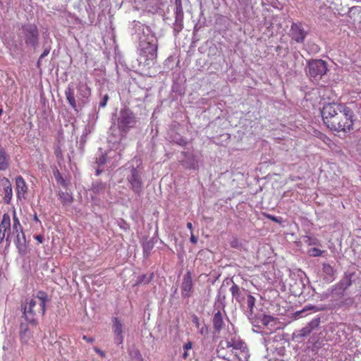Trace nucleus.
Segmentation results:
<instances>
[{
  "instance_id": "1",
  "label": "nucleus",
  "mask_w": 361,
  "mask_h": 361,
  "mask_svg": "<svg viewBox=\"0 0 361 361\" xmlns=\"http://www.w3.org/2000/svg\"><path fill=\"white\" fill-rule=\"evenodd\" d=\"M322 117L327 128L336 132L350 131L355 121L353 111L342 103L334 102L324 105Z\"/></svg>"
},
{
  "instance_id": "2",
  "label": "nucleus",
  "mask_w": 361,
  "mask_h": 361,
  "mask_svg": "<svg viewBox=\"0 0 361 361\" xmlns=\"http://www.w3.org/2000/svg\"><path fill=\"white\" fill-rule=\"evenodd\" d=\"M216 353L218 357L227 361H248L250 357L248 349L240 338L221 341Z\"/></svg>"
},
{
  "instance_id": "3",
  "label": "nucleus",
  "mask_w": 361,
  "mask_h": 361,
  "mask_svg": "<svg viewBox=\"0 0 361 361\" xmlns=\"http://www.w3.org/2000/svg\"><path fill=\"white\" fill-rule=\"evenodd\" d=\"M49 301L48 294L42 290H39L31 298H27L23 307V315L25 320L30 324H36L37 319L44 315Z\"/></svg>"
},
{
  "instance_id": "4",
  "label": "nucleus",
  "mask_w": 361,
  "mask_h": 361,
  "mask_svg": "<svg viewBox=\"0 0 361 361\" xmlns=\"http://www.w3.org/2000/svg\"><path fill=\"white\" fill-rule=\"evenodd\" d=\"M307 69V75L318 80L326 73L327 64L322 59H313L308 61Z\"/></svg>"
},
{
  "instance_id": "5",
  "label": "nucleus",
  "mask_w": 361,
  "mask_h": 361,
  "mask_svg": "<svg viewBox=\"0 0 361 361\" xmlns=\"http://www.w3.org/2000/svg\"><path fill=\"white\" fill-rule=\"evenodd\" d=\"M13 221L12 236L14 235L16 237V246L20 253L24 252L25 249V237L16 212H13Z\"/></svg>"
},
{
  "instance_id": "6",
  "label": "nucleus",
  "mask_w": 361,
  "mask_h": 361,
  "mask_svg": "<svg viewBox=\"0 0 361 361\" xmlns=\"http://www.w3.org/2000/svg\"><path fill=\"white\" fill-rule=\"evenodd\" d=\"M137 119L134 114L128 109L121 111L118 118V127L122 132H128L130 128H134Z\"/></svg>"
},
{
  "instance_id": "7",
  "label": "nucleus",
  "mask_w": 361,
  "mask_h": 361,
  "mask_svg": "<svg viewBox=\"0 0 361 361\" xmlns=\"http://www.w3.org/2000/svg\"><path fill=\"white\" fill-rule=\"evenodd\" d=\"M26 44L35 47L38 43L39 32L36 25L26 24L22 26Z\"/></svg>"
},
{
  "instance_id": "8",
  "label": "nucleus",
  "mask_w": 361,
  "mask_h": 361,
  "mask_svg": "<svg viewBox=\"0 0 361 361\" xmlns=\"http://www.w3.org/2000/svg\"><path fill=\"white\" fill-rule=\"evenodd\" d=\"M127 180L130 185V188L135 193L140 195L143 188L141 172L137 168L133 167L130 169V175L127 177Z\"/></svg>"
},
{
  "instance_id": "9",
  "label": "nucleus",
  "mask_w": 361,
  "mask_h": 361,
  "mask_svg": "<svg viewBox=\"0 0 361 361\" xmlns=\"http://www.w3.org/2000/svg\"><path fill=\"white\" fill-rule=\"evenodd\" d=\"M11 238V217L8 214H4L0 224V244L6 238L7 245H9Z\"/></svg>"
},
{
  "instance_id": "10",
  "label": "nucleus",
  "mask_w": 361,
  "mask_h": 361,
  "mask_svg": "<svg viewBox=\"0 0 361 361\" xmlns=\"http://www.w3.org/2000/svg\"><path fill=\"white\" fill-rule=\"evenodd\" d=\"M140 55L145 57V62L154 61L157 57V45L152 42H146L140 44Z\"/></svg>"
},
{
  "instance_id": "11",
  "label": "nucleus",
  "mask_w": 361,
  "mask_h": 361,
  "mask_svg": "<svg viewBox=\"0 0 361 361\" xmlns=\"http://www.w3.org/2000/svg\"><path fill=\"white\" fill-rule=\"evenodd\" d=\"M307 34L301 23H292L290 29V36L295 42L302 43Z\"/></svg>"
},
{
  "instance_id": "12",
  "label": "nucleus",
  "mask_w": 361,
  "mask_h": 361,
  "mask_svg": "<svg viewBox=\"0 0 361 361\" xmlns=\"http://www.w3.org/2000/svg\"><path fill=\"white\" fill-rule=\"evenodd\" d=\"M193 288L192 278L190 271H187L184 275L182 286H181V295L184 298H188L191 296Z\"/></svg>"
},
{
  "instance_id": "13",
  "label": "nucleus",
  "mask_w": 361,
  "mask_h": 361,
  "mask_svg": "<svg viewBox=\"0 0 361 361\" xmlns=\"http://www.w3.org/2000/svg\"><path fill=\"white\" fill-rule=\"evenodd\" d=\"M212 325L216 333H219L224 328V314L220 310H214L212 317Z\"/></svg>"
},
{
  "instance_id": "14",
  "label": "nucleus",
  "mask_w": 361,
  "mask_h": 361,
  "mask_svg": "<svg viewBox=\"0 0 361 361\" xmlns=\"http://www.w3.org/2000/svg\"><path fill=\"white\" fill-rule=\"evenodd\" d=\"M15 180L18 197L25 199L28 191V186L25 180L21 176H17Z\"/></svg>"
},
{
  "instance_id": "15",
  "label": "nucleus",
  "mask_w": 361,
  "mask_h": 361,
  "mask_svg": "<svg viewBox=\"0 0 361 361\" xmlns=\"http://www.w3.org/2000/svg\"><path fill=\"white\" fill-rule=\"evenodd\" d=\"M113 331L115 335V343L118 345L123 343V325L117 317H114L113 319Z\"/></svg>"
},
{
  "instance_id": "16",
  "label": "nucleus",
  "mask_w": 361,
  "mask_h": 361,
  "mask_svg": "<svg viewBox=\"0 0 361 361\" xmlns=\"http://www.w3.org/2000/svg\"><path fill=\"white\" fill-rule=\"evenodd\" d=\"M319 324L320 318L317 317L313 319L305 327L298 331V336L300 338L307 336L314 329L319 326Z\"/></svg>"
},
{
  "instance_id": "17",
  "label": "nucleus",
  "mask_w": 361,
  "mask_h": 361,
  "mask_svg": "<svg viewBox=\"0 0 361 361\" xmlns=\"http://www.w3.org/2000/svg\"><path fill=\"white\" fill-rule=\"evenodd\" d=\"M20 341L22 344L26 345L32 338V332L27 324H20L19 331Z\"/></svg>"
},
{
  "instance_id": "18",
  "label": "nucleus",
  "mask_w": 361,
  "mask_h": 361,
  "mask_svg": "<svg viewBox=\"0 0 361 361\" xmlns=\"http://www.w3.org/2000/svg\"><path fill=\"white\" fill-rule=\"evenodd\" d=\"M10 157L4 148L0 147V171H6L9 167Z\"/></svg>"
},
{
  "instance_id": "19",
  "label": "nucleus",
  "mask_w": 361,
  "mask_h": 361,
  "mask_svg": "<svg viewBox=\"0 0 361 361\" xmlns=\"http://www.w3.org/2000/svg\"><path fill=\"white\" fill-rule=\"evenodd\" d=\"M65 94H66V99H67L68 104H70V106L73 109H76L77 104H76V101H75V96H74L75 93H74L73 88L71 86H68L65 91Z\"/></svg>"
},
{
  "instance_id": "20",
  "label": "nucleus",
  "mask_w": 361,
  "mask_h": 361,
  "mask_svg": "<svg viewBox=\"0 0 361 361\" xmlns=\"http://www.w3.org/2000/svg\"><path fill=\"white\" fill-rule=\"evenodd\" d=\"M59 195L61 203L64 205L72 203L73 200L72 195L68 192H61Z\"/></svg>"
},
{
  "instance_id": "21",
  "label": "nucleus",
  "mask_w": 361,
  "mask_h": 361,
  "mask_svg": "<svg viewBox=\"0 0 361 361\" xmlns=\"http://www.w3.org/2000/svg\"><path fill=\"white\" fill-rule=\"evenodd\" d=\"M230 291L231 293L232 296L237 300L240 301V290L239 286L233 283L231 287L230 288Z\"/></svg>"
},
{
  "instance_id": "22",
  "label": "nucleus",
  "mask_w": 361,
  "mask_h": 361,
  "mask_svg": "<svg viewBox=\"0 0 361 361\" xmlns=\"http://www.w3.org/2000/svg\"><path fill=\"white\" fill-rule=\"evenodd\" d=\"M54 154L59 163L63 161V152L60 146H56L54 147Z\"/></svg>"
},
{
  "instance_id": "23",
  "label": "nucleus",
  "mask_w": 361,
  "mask_h": 361,
  "mask_svg": "<svg viewBox=\"0 0 361 361\" xmlns=\"http://www.w3.org/2000/svg\"><path fill=\"white\" fill-rule=\"evenodd\" d=\"M154 277V274L153 273H151L149 276L148 278H147V276L146 275H142L140 279H138L137 283V284H140V283H149L151 280L153 279Z\"/></svg>"
},
{
  "instance_id": "24",
  "label": "nucleus",
  "mask_w": 361,
  "mask_h": 361,
  "mask_svg": "<svg viewBox=\"0 0 361 361\" xmlns=\"http://www.w3.org/2000/svg\"><path fill=\"white\" fill-rule=\"evenodd\" d=\"M230 245L233 248L239 249V250H240L243 246L242 243L237 238H233L230 241Z\"/></svg>"
},
{
  "instance_id": "25",
  "label": "nucleus",
  "mask_w": 361,
  "mask_h": 361,
  "mask_svg": "<svg viewBox=\"0 0 361 361\" xmlns=\"http://www.w3.org/2000/svg\"><path fill=\"white\" fill-rule=\"evenodd\" d=\"M255 300H256L254 296H252V295H248L247 299V304L248 308L250 309V310L251 312H252V310L255 307Z\"/></svg>"
},
{
  "instance_id": "26",
  "label": "nucleus",
  "mask_w": 361,
  "mask_h": 361,
  "mask_svg": "<svg viewBox=\"0 0 361 361\" xmlns=\"http://www.w3.org/2000/svg\"><path fill=\"white\" fill-rule=\"evenodd\" d=\"M324 252V251H322L319 248L313 247L309 250L308 253L310 256L319 257L321 256Z\"/></svg>"
},
{
  "instance_id": "27",
  "label": "nucleus",
  "mask_w": 361,
  "mask_h": 361,
  "mask_svg": "<svg viewBox=\"0 0 361 361\" xmlns=\"http://www.w3.org/2000/svg\"><path fill=\"white\" fill-rule=\"evenodd\" d=\"M176 5V14L177 16L183 14V6H182V0H175Z\"/></svg>"
},
{
  "instance_id": "28",
  "label": "nucleus",
  "mask_w": 361,
  "mask_h": 361,
  "mask_svg": "<svg viewBox=\"0 0 361 361\" xmlns=\"http://www.w3.org/2000/svg\"><path fill=\"white\" fill-rule=\"evenodd\" d=\"M323 271L327 274H331L333 272V267L330 264H324Z\"/></svg>"
},
{
  "instance_id": "29",
  "label": "nucleus",
  "mask_w": 361,
  "mask_h": 361,
  "mask_svg": "<svg viewBox=\"0 0 361 361\" xmlns=\"http://www.w3.org/2000/svg\"><path fill=\"white\" fill-rule=\"evenodd\" d=\"M192 343L191 341H188L183 345V350L184 351H188L189 350L192 349Z\"/></svg>"
},
{
  "instance_id": "30",
  "label": "nucleus",
  "mask_w": 361,
  "mask_h": 361,
  "mask_svg": "<svg viewBox=\"0 0 361 361\" xmlns=\"http://www.w3.org/2000/svg\"><path fill=\"white\" fill-rule=\"evenodd\" d=\"M109 99V97L107 94L104 95L103 100L99 104V106L102 107H104L106 105Z\"/></svg>"
},
{
  "instance_id": "31",
  "label": "nucleus",
  "mask_w": 361,
  "mask_h": 361,
  "mask_svg": "<svg viewBox=\"0 0 361 361\" xmlns=\"http://www.w3.org/2000/svg\"><path fill=\"white\" fill-rule=\"evenodd\" d=\"M192 322L195 324L197 328H199L200 326V319L197 316L194 315L192 317Z\"/></svg>"
},
{
  "instance_id": "32",
  "label": "nucleus",
  "mask_w": 361,
  "mask_h": 361,
  "mask_svg": "<svg viewBox=\"0 0 361 361\" xmlns=\"http://www.w3.org/2000/svg\"><path fill=\"white\" fill-rule=\"evenodd\" d=\"M94 350L97 353L99 354L101 357H105V353L100 350L99 348H98L97 347H94Z\"/></svg>"
},
{
  "instance_id": "33",
  "label": "nucleus",
  "mask_w": 361,
  "mask_h": 361,
  "mask_svg": "<svg viewBox=\"0 0 361 361\" xmlns=\"http://www.w3.org/2000/svg\"><path fill=\"white\" fill-rule=\"evenodd\" d=\"M82 339L89 343H93L94 341V339L93 338L88 337L85 335L82 336Z\"/></svg>"
},
{
  "instance_id": "34",
  "label": "nucleus",
  "mask_w": 361,
  "mask_h": 361,
  "mask_svg": "<svg viewBox=\"0 0 361 361\" xmlns=\"http://www.w3.org/2000/svg\"><path fill=\"white\" fill-rule=\"evenodd\" d=\"M190 241L193 244H196L197 243V238L194 235L192 231L191 232Z\"/></svg>"
},
{
  "instance_id": "35",
  "label": "nucleus",
  "mask_w": 361,
  "mask_h": 361,
  "mask_svg": "<svg viewBox=\"0 0 361 361\" xmlns=\"http://www.w3.org/2000/svg\"><path fill=\"white\" fill-rule=\"evenodd\" d=\"M5 191H6V196L8 195H10V197H11V192H12V189H11V186H8L5 188Z\"/></svg>"
},
{
  "instance_id": "36",
  "label": "nucleus",
  "mask_w": 361,
  "mask_h": 361,
  "mask_svg": "<svg viewBox=\"0 0 361 361\" xmlns=\"http://www.w3.org/2000/svg\"><path fill=\"white\" fill-rule=\"evenodd\" d=\"M49 53V49H44L43 53L41 54V56H39V61L44 58V56H47Z\"/></svg>"
},
{
  "instance_id": "37",
  "label": "nucleus",
  "mask_w": 361,
  "mask_h": 361,
  "mask_svg": "<svg viewBox=\"0 0 361 361\" xmlns=\"http://www.w3.org/2000/svg\"><path fill=\"white\" fill-rule=\"evenodd\" d=\"M267 217L269 219H271V221H275V222H279V220L277 219V217L274 216H272L271 214H268L267 215Z\"/></svg>"
},
{
  "instance_id": "38",
  "label": "nucleus",
  "mask_w": 361,
  "mask_h": 361,
  "mask_svg": "<svg viewBox=\"0 0 361 361\" xmlns=\"http://www.w3.org/2000/svg\"><path fill=\"white\" fill-rule=\"evenodd\" d=\"M98 162L99 164H104L106 162V158L104 156H102L99 160Z\"/></svg>"
},
{
  "instance_id": "39",
  "label": "nucleus",
  "mask_w": 361,
  "mask_h": 361,
  "mask_svg": "<svg viewBox=\"0 0 361 361\" xmlns=\"http://www.w3.org/2000/svg\"><path fill=\"white\" fill-rule=\"evenodd\" d=\"M317 240L316 239H312L310 237H308V241H307V243L309 244V245H313V244H316V241Z\"/></svg>"
},
{
  "instance_id": "40",
  "label": "nucleus",
  "mask_w": 361,
  "mask_h": 361,
  "mask_svg": "<svg viewBox=\"0 0 361 361\" xmlns=\"http://www.w3.org/2000/svg\"><path fill=\"white\" fill-rule=\"evenodd\" d=\"M86 91H87V93L82 95L83 98L87 97L88 95L90 94V90L89 88H87Z\"/></svg>"
},
{
  "instance_id": "41",
  "label": "nucleus",
  "mask_w": 361,
  "mask_h": 361,
  "mask_svg": "<svg viewBox=\"0 0 361 361\" xmlns=\"http://www.w3.org/2000/svg\"><path fill=\"white\" fill-rule=\"evenodd\" d=\"M57 180H61L63 183L64 182V180H63V178L62 176H61V174L58 172L57 173V176H56Z\"/></svg>"
},
{
  "instance_id": "42",
  "label": "nucleus",
  "mask_w": 361,
  "mask_h": 361,
  "mask_svg": "<svg viewBox=\"0 0 361 361\" xmlns=\"http://www.w3.org/2000/svg\"><path fill=\"white\" fill-rule=\"evenodd\" d=\"M187 228H188V229H190V230L191 231V232L192 231V223H191V222H188V223L187 224Z\"/></svg>"
},
{
  "instance_id": "43",
  "label": "nucleus",
  "mask_w": 361,
  "mask_h": 361,
  "mask_svg": "<svg viewBox=\"0 0 361 361\" xmlns=\"http://www.w3.org/2000/svg\"><path fill=\"white\" fill-rule=\"evenodd\" d=\"M312 309H314V306H306V307L302 310V312H303V311H305V310H312Z\"/></svg>"
},
{
  "instance_id": "44",
  "label": "nucleus",
  "mask_w": 361,
  "mask_h": 361,
  "mask_svg": "<svg viewBox=\"0 0 361 361\" xmlns=\"http://www.w3.org/2000/svg\"><path fill=\"white\" fill-rule=\"evenodd\" d=\"M36 239L39 242V243H42V237L40 236V235H37L36 237Z\"/></svg>"
},
{
  "instance_id": "45",
  "label": "nucleus",
  "mask_w": 361,
  "mask_h": 361,
  "mask_svg": "<svg viewBox=\"0 0 361 361\" xmlns=\"http://www.w3.org/2000/svg\"><path fill=\"white\" fill-rule=\"evenodd\" d=\"M188 351H184L183 354V357L184 359H186L187 357H188Z\"/></svg>"
},
{
  "instance_id": "46",
  "label": "nucleus",
  "mask_w": 361,
  "mask_h": 361,
  "mask_svg": "<svg viewBox=\"0 0 361 361\" xmlns=\"http://www.w3.org/2000/svg\"><path fill=\"white\" fill-rule=\"evenodd\" d=\"M267 319H270V317H266V318H264V320H263V321H264V323L265 324H267V322H266V320H267Z\"/></svg>"
},
{
  "instance_id": "47",
  "label": "nucleus",
  "mask_w": 361,
  "mask_h": 361,
  "mask_svg": "<svg viewBox=\"0 0 361 361\" xmlns=\"http://www.w3.org/2000/svg\"><path fill=\"white\" fill-rule=\"evenodd\" d=\"M203 332H204V330H203V329H202L201 331H200V333L203 334Z\"/></svg>"
}]
</instances>
